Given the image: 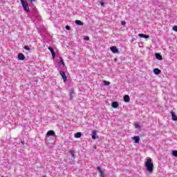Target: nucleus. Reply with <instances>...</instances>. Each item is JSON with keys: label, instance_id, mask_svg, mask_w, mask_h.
Here are the masks:
<instances>
[{"label": "nucleus", "instance_id": "obj_1", "mask_svg": "<svg viewBox=\"0 0 177 177\" xmlns=\"http://www.w3.org/2000/svg\"><path fill=\"white\" fill-rule=\"evenodd\" d=\"M145 167L147 168V171H148L149 174H151L153 172L154 165L151 162V158H148L147 159V162H145Z\"/></svg>", "mask_w": 177, "mask_h": 177}, {"label": "nucleus", "instance_id": "obj_2", "mask_svg": "<svg viewBox=\"0 0 177 177\" xmlns=\"http://www.w3.org/2000/svg\"><path fill=\"white\" fill-rule=\"evenodd\" d=\"M22 5L23 9L26 12V13H30V7H28V3L26 0H20Z\"/></svg>", "mask_w": 177, "mask_h": 177}, {"label": "nucleus", "instance_id": "obj_3", "mask_svg": "<svg viewBox=\"0 0 177 177\" xmlns=\"http://www.w3.org/2000/svg\"><path fill=\"white\" fill-rule=\"evenodd\" d=\"M59 74L61 77H62V79L64 80V82H66L67 81V76L66 75V73L63 71H59Z\"/></svg>", "mask_w": 177, "mask_h": 177}, {"label": "nucleus", "instance_id": "obj_4", "mask_svg": "<svg viewBox=\"0 0 177 177\" xmlns=\"http://www.w3.org/2000/svg\"><path fill=\"white\" fill-rule=\"evenodd\" d=\"M48 50L51 53L53 59H55V57H56V53H55V50L53 49V48L50 46V47H48Z\"/></svg>", "mask_w": 177, "mask_h": 177}, {"label": "nucleus", "instance_id": "obj_5", "mask_svg": "<svg viewBox=\"0 0 177 177\" xmlns=\"http://www.w3.org/2000/svg\"><path fill=\"white\" fill-rule=\"evenodd\" d=\"M138 37H139L140 38H145V39H147L150 38V35H145V34H143V33H140V34L138 35Z\"/></svg>", "mask_w": 177, "mask_h": 177}, {"label": "nucleus", "instance_id": "obj_6", "mask_svg": "<svg viewBox=\"0 0 177 177\" xmlns=\"http://www.w3.org/2000/svg\"><path fill=\"white\" fill-rule=\"evenodd\" d=\"M110 49L113 53H118L119 52L118 48H117L116 46H111Z\"/></svg>", "mask_w": 177, "mask_h": 177}, {"label": "nucleus", "instance_id": "obj_7", "mask_svg": "<svg viewBox=\"0 0 177 177\" xmlns=\"http://www.w3.org/2000/svg\"><path fill=\"white\" fill-rule=\"evenodd\" d=\"M171 120L173 121H177V115L176 114H175V112L171 111Z\"/></svg>", "mask_w": 177, "mask_h": 177}, {"label": "nucleus", "instance_id": "obj_8", "mask_svg": "<svg viewBox=\"0 0 177 177\" xmlns=\"http://www.w3.org/2000/svg\"><path fill=\"white\" fill-rule=\"evenodd\" d=\"M97 171L100 172L101 177H105V176H104V172H103V171H102V167H100V166H98V167H97Z\"/></svg>", "mask_w": 177, "mask_h": 177}, {"label": "nucleus", "instance_id": "obj_9", "mask_svg": "<svg viewBox=\"0 0 177 177\" xmlns=\"http://www.w3.org/2000/svg\"><path fill=\"white\" fill-rule=\"evenodd\" d=\"M18 59L19 60H24L26 59V56H24V54L20 53L18 54Z\"/></svg>", "mask_w": 177, "mask_h": 177}, {"label": "nucleus", "instance_id": "obj_10", "mask_svg": "<svg viewBox=\"0 0 177 177\" xmlns=\"http://www.w3.org/2000/svg\"><path fill=\"white\" fill-rule=\"evenodd\" d=\"M153 73L155 75H159V74H161V70H160L158 68H156L153 69Z\"/></svg>", "mask_w": 177, "mask_h": 177}, {"label": "nucleus", "instance_id": "obj_11", "mask_svg": "<svg viewBox=\"0 0 177 177\" xmlns=\"http://www.w3.org/2000/svg\"><path fill=\"white\" fill-rule=\"evenodd\" d=\"M123 99H124V102H125L126 103H129V101L131 100V99L129 98V95H125Z\"/></svg>", "mask_w": 177, "mask_h": 177}, {"label": "nucleus", "instance_id": "obj_12", "mask_svg": "<svg viewBox=\"0 0 177 177\" xmlns=\"http://www.w3.org/2000/svg\"><path fill=\"white\" fill-rule=\"evenodd\" d=\"M47 136H55V131L53 130H50L47 132L46 133Z\"/></svg>", "mask_w": 177, "mask_h": 177}, {"label": "nucleus", "instance_id": "obj_13", "mask_svg": "<svg viewBox=\"0 0 177 177\" xmlns=\"http://www.w3.org/2000/svg\"><path fill=\"white\" fill-rule=\"evenodd\" d=\"M155 57L158 60H162V55L158 53H155Z\"/></svg>", "mask_w": 177, "mask_h": 177}, {"label": "nucleus", "instance_id": "obj_14", "mask_svg": "<svg viewBox=\"0 0 177 177\" xmlns=\"http://www.w3.org/2000/svg\"><path fill=\"white\" fill-rule=\"evenodd\" d=\"M64 61H63V58H62V57H59V62H58V66H62V67H64Z\"/></svg>", "mask_w": 177, "mask_h": 177}, {"label": "nucleus", "instance_id": "obj_15", "mask_svg": "<svg viewBox=\"0 0 177 177\" xmlns=\"http://www.w3.org/2000/svg\"><path fill=\"white\" fill-rule=\"evenodd\" d=\"M118 106H120V104L117 102H113L111 104V107H113V109H117Z\"/></svg>", "mask_w": 177, "mask_h": 177}, {"label": "nucleus", "instance_id": "obj_16", "mask_svg": "<svg viewBox=\"0 0 177 177\" xmlns=\"http://www.w3.org/2000/svg\"><path fill=\"white\" fill-rule=\"evenodd\" d=\"M97 133L95 130L93 131V133H92V139H97Z\"/></svg>", "mask_w": 177, "mask_h": 177}, {"label": "nucleus", "instance_id": "obj_17", "mask_svg": "<svg viewBox=\"0 0 177 177\" xmlns=\"http://www.w3.org/2000/svg\"><path fill=\"white\" fill-rule=\"evenodd\" d=\"M133 140H134L135 143H139V142H140V138L139 136H134L133 137Z\"/></svg>", "mask_w": 177, "mask_h": 177}, {"label": "nucleus", "instance_id": "obj_18", "mask_svg": "<svg viewBox=\"0 0 177 177\" xmlns=\"http://www.w3.org/2000/svg\"><path fill=\"white\" fill-rule=\"evenodd\" d=\"M75 24H77V26H84V22H82L80 20H75Z\"/></svg>", "mask_w": 177, "mask_h": 177}, {"label": "nucleus", "instance_id": "obj_19", "mask_svg": "<svg viewBox=\"0 0 177 177\" xmlns=\"http://www.w3.org/2000/svg\"><path fill=\"white\" fill-rule=\"evenodd\" d=\"M81 136H82V133L81 132H77L75 134V138H76L77 139L81 138Z\"/></svg>", "mask_w": 177, "mask_h": 177}, {"label": "nucleus", "instance_id": "obj_20", "mask_svg": "<svg viewBox=\"0 0 177 177\" xmlns=\"http://www.w3.org/2000/svg\"><path fill=\"white\" fill-rule=\"evenodd\" d=\"M74 95H75V93H74V91H71V93H70V99L71 100V99H73V97H74Z\"/></svg>", "mask_w": 177, "mask_h": 177}, {"label": "nucleus", "instance_id": "obj_21", "mask_svg": "<svg viewBox=\"0 0 177 177\" xmlns=\"http://www.w3.org/2000/svg\"><path fill=\"white\" fill-rule=\"evenodd\" d=\"M103 84H104V85L105 86H107L110 85V82H107V81H106V80H104V81H103Z\"/></svg>", "mask_w": 177, "mask_h": 177}, {"label": "nucleus", "instance_id": "obj_22", "mask_svg": "<svg viewBox=\"0 0 177 177\" xmlns=\"http://www.w3.org/2000/svg\"><path fill=\"white\" fill-rule=\"evenodd\" d=\"M172 156H174V157H177V150L172 151Z\"/></svg>", "mask_w": 177, "mask_h": 177}, {"label": "nucleus", "instance_id": "obj_23", "mask_svg": "<svg viewBox=\"0 0 177 177\" xmlns=\"http://www.w3.org/2000/svg\"><path fill=\"white\" fill-rule=\"evenodd\" d=\"M69 153H70V154L72 156V157H73V158H75V155H74V151L71 150V151H69Z\"/></svg>", "mask_w": 177, "mask_h": 177}, {"label": "nucleus", "instance_id": "obj_24", "mask_svg": "<svg viewBox=\"0 0 177 177\" xmlns=\"http://www.w3.org/2000/svg\"><path fill=\"white\" fill-rule=\"evenodd\" d=\"M24 48L26 50H31V48H30V47H28V46H24Z\"/></svg>", "mask_w": 177, "mask_h": 177}, {"label": "nucleus", "instance_id": "obj_25", "mask_svg": "<svg viewBox=\"0 0 177 177\" xmlns=\"http://www.w3.org/2000/svg\"><path fill=\"white\" fill-rule=\"evenodd\" d=\"M66 30H67L68 31H70L71 30V28L69 26H66L65 27Z\"/></svg>", "mask_w": 177, "mask_h": 177}, {"label": "nucleus", "instance_id": "obj_26", "mask_svg": "<svg viewBox=\"0 0 177 177\" xmlns=\"http://www.w3.org/2000/svg\"><path fill=\"white\" fill-rule=\"evenodd\" d=\"M28 2L30 3L31 5H34V3H32L33 2H35V0H28Z\"/></svg>", "mask_w": 177, "mask_h": 177}, {"label": "nucleus", "instance_id": "obj_27", "mask_svg": "<svg viewBox=\"0 0 177 177\" xmlns=\"http://www.w3.org/2000/svg\"><path fill=\"white\" fill-rule=\"evenodd\" d=\"M173 30H174V31H176V32H177V26H174L173 27Z\"/></svg>", "mask_w": 177, "mask_h": 177}, {"label": "nucleus", "instance_id": "obj_28", "mask_svg": "<svg viewBox=\"0 0 177 177\" xmlns=\"http://www.w3.org/2000/svg\"><path fill=\"white\" fill-rule=\"evenodd\" d=\"M135 128L136 129L140 128V125H139V124H135Z\"/></svg>", "mask_w": 177, "mask_h": 177}, {"label": "nucleus", "instance_id": "obj_29", "mask_svg": "<svg viewBox=\"0 0 177 177\" xmlns=\"http://www.w3.org/2000/svg\"><path fill=\"white\" fill-rule=\"evenodd\" d=\"M121 24H122V26H125V24H127V22H125V21H122L121 22Z\"/></svg>", "mask_w": 177, "mask_h": 177}, {"label": "nucleus", "instance_id": "obj_30", "mask_svg": "<svg viewBox=\"0 0 177 177\" xmlns=\"http://www.w3.org/2000/svg\"><path fill=\"white\" fill-rule=\"evenodd\" d=\"M84 39H85V41H89V37L86 36V37H84Z\"/></svg>", "mask_w": 177, "mask_h": 177}, {"label": "nucleus", "instance_id": "obj_31", "mask_svg": "<svg viewBox=\"0 0 177 177\" xmlns=\"http://www.w3.org/2000/svg\"><path fill=\"white\" fill-rule=\"evenodd\" d=\"M101 6H104V1H100Z\"/></svg>", "mask_w": 177, "mask_h": 177}, {"label": "nucleus", "instance_id": "obj_32", "mask_svg": "<svg viewBox=\"0 0 177 177\" xmlns=\"http://www.w3.org/2000/svg\"><path fill=\"white\" fill-rule=\"evenodd\" d=\"M21 145H24V142L22 141V142H21Z\"/></svg>", "mask_w": 177, "mask_h": 177}, {"label": "nucleus", "instance_id": "obj_33", "mask_svg": "<svg viewBox=\"0 0 177 177\" xmlns=\"http://www.w3.org/2000/svg\"><path fill=\"white\" fill-rule=\"evenodd\" d=\"M94 149H96V147H94Z\"/></svg>", "mask_w": 177, "mask_h": 177}]
</instances>
